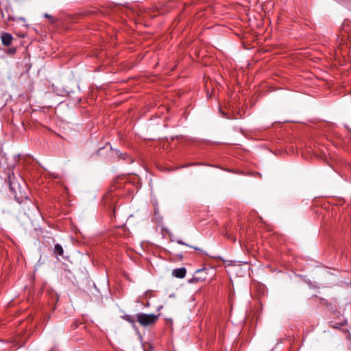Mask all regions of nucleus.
<instances>
[{"label":"nucleus","mask_w":351,"mask_h":351,"mask_svg":"<svg viewBox=\"0 0 351 351\" xmlns=\"http://www.w3.org/2000/svg\"><path fill=\"white\" fill-rule=\"evenodd\" d=\"M158 317V315L140 313L136 315V321L143 326H148L155 324Z\"/></svg>","instance_id":"1"},{"label":"nucleus","mask_w":351,"mask_h":351,"mask_svg":"<svg viewBox=\"0 0 351 351\" xmlns=\"http://www.w3.org/2000/svg\"><path fill=\"white\" fill-rule=\"evenodd\" d=\"M186 273V269L184 267H180L173 269L172 274L176 278H182L185 276Z\"/></svg>","instance_id":"2"},{"label":"nucleus","mask_w":351,"mask_h":351,"mask_svg":"<svg viewBox=\"0 0 351 351\" xmlns=\"http://www.w3.org/2000/svg\"><path fill=\"white\" fill-rule=\"evenodd\" d=\"M1 41L3 45L8 46L11 44L12 36L8 33H3L1 36Z\"/></svg>","instance_id":"3"},{"label":"nucleus","mask_w":351,"mask_h":351,"mask_svg":"<svg viewBox=\"0 0 351 351\" xmlns=\"http://www.w3.org/2000/svg\"><path fill=\"white\" fill-rule=\"evenodd\" d=\"M54 253L58 256H62L63 254L64 250L60 244H56L54 246Z\"/></svg>","instance_id":"4"},{"label":"nucleus","mask_w":351,"mask_h":351,"mask_svg":"<svg viewBox=\"0 0 351 351\" xmlns=\"http://www.w3.org/2000/svg\"><path fill=\"white\" fill-rule=\"evenodd\" d=\"M176 243L180 244V245H186L188 247H190L191 248H193L195 250H197V251H201L202 252V250L199 249V247H195V246H191L190 245H188L187 243H186L185 242H184L183 241H182L181 239H177L176 240Z\"/></svg>","instance_id":"5"},{"label":"nucleus","mask_w":351,"mask_h":351,"mask_svg":"<svg viewBox=\"0 0 351 351\" xmlns=\"http://www.w3.org/2000/svg\"><path fill=\"white\" fill-rule=\"evenodd\" d=\"M9 182H10V188L12 191L16 192V184L14 182L11 180V176H9Z\"/></svg>","instance_id":"6"},{"label":"nucleus","mask_w":351,"mask_h":351,"mask_svg":"<svg viewBox=\"0 0 351 351\" xmlns=\"http://www.w3.org/2000/svg\"><path fill=\"white\" fill-rule=\"evenodd\" d=\"M200 280H202L203 278H198L197 276H194L191 280H189V282L194 283V282H198Z\"/></svg>","instance_id":"7"},{"label":"nucleus","mask_w":351,"mask_h":351,"mask_svg":"<svg viewBox=\"0 0 351 351\" xmlns=\"http://www.w3.org/2000/svg\"><path fill=\"white\" fill-rule=\"evenodd\" d=\"M125 319L130 322H134V319L132 318L130 315H125Z\"/></svg>","instance_id":"8"},{"label":"nucleus","mask_w":351,"mask_h":351,"mask_svg":"<svg viewBox=\"0 0 351 351\" xmlns=\"http://www.w3.org/2000/svg\"><path fill=\"white\" fill-rule=\"evenodd\" d=\"M204 271H205V269H198V270H197L196 273H200V272Z\"/></svg>","instance_id":"9"},{"label":"nucleus","mask_w":351,"mask_h":351,"mask_svg":"<svg viewBox=\"0 0 351 351\" xmlns=\"http://www.w3.org/2000/svg\"><path fill=\"white\" fill-rule=\"evenodd\" d=\"M45 17L51 18V16H49V14H45Z\"/></svg>","instance_id":"10"},{"label":"nucleus","mask_w":351,"mask_h":351,"mask_svg":"<svg viewBox=\"0 0 351 351\" xmlns=\"http://www.w3.org/2000/svg\"><path fill=\"white\" fill-rule=\"evenodd\" d=\"M231 239H232V241H233L234 242H235V241H236V239H235L234 237L231 238Z\"/></svg>","instance_id":"11"},{"label":"nucleus","mask_w":351,"mask_h":351,"mask_svg":"<svg viewBox=\"0 0 351 351\" xmlns=\"http://www.w3.org/2000/svg\"><path fill=\"white\" fill-rule=\"evenodd\" d=\"M123 156V159H125V157H123V156H125V154H121Z\"/></svg>","instance_id":"12"}]
</instances>
